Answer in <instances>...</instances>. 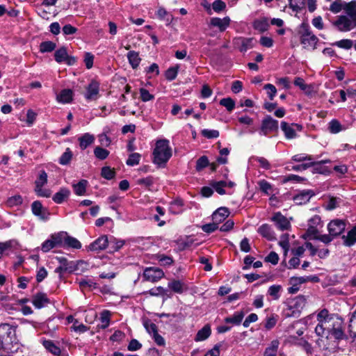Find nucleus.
<instances>
[{"mask_svg": "<svg viewBox=\"0 0 356 356\" xmlns=\"http://www.w3.org/2000/svg\"><path fill=\"white\" fill-rule=\"evenodd\" d=\"M294 36L299 38L302 49L314 50L318 42V38L312 33L308 24H300L295 29Z\"/></svg>", "mask_w": 356, "mask_h": 356, "instance_id": "f257e3e1", "label": "nucleus"}, {"mask_svg": "<svg viewBox=\"0 0 356 356\" xmlns=\"http://www.w3.org/2000/svg\"><path fill=\"white\" fill-rule=\"evenodd\" d=\"M153 155V162L159 166H164L172 156V149L169 146V141L166 139L158 140Z\"/></svg>", "mask_w": 356, "mask_h": 356, "instance_id": "f03ea898", "label": "nucleus"}, {"mask_svg": "<svg viewBox=\"0 0 356 356\" xmlns=\"http://www.w3.org/2000/svg\"><path fill=\"white\" fill-rule=\"evenodd\" d=\"M278 130V121L274 120L270 115H267L261 121L259 134L267 136L270 133L276 132Z\"/></svg>", "mask_w": 356, "mask_h": 356, "instance_id": "7ed1b4c3", "label": "nucleus"}, {"mask_svg": "<svg viewBox=\"0 0 356 356\" xmlns=\"http://www.w3.org/2000/svg\"><path fill=\"white\" fill-rule=\"evenodd\" d=\"M31 211L33 214L41 220L45 221L49 219L50 213L38 200L34 201L31 204Z\"/></svg>", "mask_w": 356, "mask_h": 356, "instance_id": "20e7f679", "label": "nucleus"}, {"mask_svg": "<svg viewBox=\"0 0 356 356\" xmlns=\"http://www.w3.org/2000/svg\"><path fill=\"white\" fill-rule=\"evenodd\" d=\"M346 228L345 222L342 220L335 219L330 222L327 229L330 235L336 237L339 236Z\"/></svg>", "mask_w": 356, "mask_h": 356, "instance_id": "39448f33", "label": "nucleus"}, {"mask_svg": "<svg viewBox=\"0 0 356 356\" xmlns=\"http://www.w3.org/2000/svg\"><path fill=\"white\" fill-rule=\"evenodd\" d=\"M164 276L163 270L159 268H147L143 273V277L145 280L156 282Z\"/></svg>", "mask_w": 356, "mask_h": 356, "instance_id": "423d86ee", "label": "nucleus"}, {"mask_svg": "<svg viewBox=\"0 0 356 356\" xmlns=\"http://www.w3.org/2000/svg\"><path fill=\"white\" fill-rule=\"evenodd\" d=\"M109 245L108 238L106 235H102L90 243L88 247V250L99 252L105 250Z\"/></svg>", "mask_w": 356, "mask_h": 356, "instance_id": "0eeeda50", "label": "nucleus"}, {"mask_svg": "<svg viewBox=\"0 0 356 356\" xmlns=\"http://www.w3.org/2000/svg\"><path fill=\"white\" fill-rule=\"evenodd\" d=\"M60 265L65 268H66L67 273H71L79 269V266L85 264L86 263L83 261H79L76 263L73 261H68L65 257H56Z\"/></svg>", "mask_w": 356, "mask_h": 356, "instance_id": "6e6552de", "label": "nucleus"}, {"mask_svg": "<svg viewBox=\"0 0 356 356\" xmlns=\"http://www.w3.org/2000/svg\"><path fill=\"white\" fill-rule=\"evenodd\" d=\"M99 84L96 81H92L86 88L85 97L87 100H96L98 98Z\"/></svg>", "mask_w": 356, "mask_h": 356, "instance_id": "1a4fd4ad", "label": "nucleus"}, {"mask_svg": "<svg viewBox=\"0 0 356 356\" xmlns=\"http://www.w3.org/2000/svg\"><path fill=\"white\" fill-rule=\"evenodd\" d=\"M272 220H273L277 228L282 231L287 230L290 227V222L287 220V218L281 214V213L277 212L275 213L273 217L272 218Z\"/></svg>", "mask_w": 356, "mask_h": 356, "instance_id": "9d476101", "label": "nucleus"}, {"mask_svg": "<svg viewBox=\"0 0 356 356\" xmlns=\"http://www.w3.org/2000/svg\"><path fill=\"white\" fill-rule=\"evenodd\" d=\"M314 195L312 190H303L293 197V200L297 204H302L308 202Z\"/></svg>", "mask_w": 356, "mask_h": 356, "instance_id": "9b49d317", "label": "nucleus"}, {"mask_svg": "<svg viewBox=\"0 0 356 356\" xmlns=\"http://www.w3.org/2000/svg\"><path fill=\"white\" fill-rule=\"evenodd\" d=\"M229 215V211L226 207H220L218 209L213 213L212 214V220L213 222L218 224L223 222Z\"/></svg>", "mask_w": 356, "mask_h": 356, "instance_id": "f8f14e48", "label": "nucleus"}, {"mask_svg": "<svg viewBox=\"0 0 356 356\" xmlns=\"http://www.w3.org/2000/svg\"><path fill=\"white\" fill-rule=\"evenodd\" d=\"M50 302L49 299L47 298V295L44 293H36L32 300L33 305L37 309H41L44 307L45 305Z\"/></svg>", "mask_w": 356, "mask_h": 356, "instance_id": "ddd939ff", "label": "nucleus"}, {"mask_svg": "<svg viewBox=\"0 0 356 356\" xmlns=\"http://www.w3.org/2000/svg\"><path fill=\"white\" fill-rule=\"evenodd\" d=\"M207 28L205 29L208 35H216L218 33L224 31L229 24H207Z\"/></svg>", "mask_w": 356, "mask_h": 356, "instance_id": "4468645a", "label": "nucleus"}, {"mask_svg": "<svg viewBox=\"0 0 356 356\" xmlns=\"http://www.w3.org/2000/svg\"><path fill=\"white\" fill-rule=\"evenodd\" d=\"M258 232L268 241H274L276 239L275 232L270 225L264 224L258 229Z\"/></svg>", "mask_w": 356, "mask_h": 356, "instance_id": "2eb2a0df", "label": "nucleus"}, {"mask_svg": "<svg viewBox=\"0 0 356 356\" xmlns=\"http://www.w3.org/2000/svg\"><path fill=\"white\" fill-rule=\"evenodd\" d=\"M344 13L353 22H356V0L347 2Z\"/></svg>", "mask_w": 356, "mask_h": 356, "instance_id": "dca6fc26", "label": "nucleus"}, {"mask_svg": "<svg viewBox=\"0 0 356 356\" xmlns=\"http://www.w3.org/2000/svg\"><path fill=\"white\" fill-rule=\"evenodd\" d=\"M341 238L346 246L351 247L356 243V225L348 232L347 235H343Z\"/></svg>", "mask_w": 356, "mask_h": 356, "instance_id": "f3484780", "label": "nucleus"}, {"mask_svg": "<svg viewBox=\"0 0 356 356\" xmlns=\"http://www.w3.org/2000/svg\"><path fill=\"white\" fill-rule=\"evenodd\" d=\"M70 195V191L67 188H61L58 192L55 193L52 199L56 204H62L64 201L67 200Z\"/></svg>", "mask_w": 356, "mask_h": 356, "instance_id": "a211bd4d", "label": "nucleus"}, {"mask_svg": "<svg viewBox=\"0 0 356 356\" xmlns=\"http://www.w3.org/2000/svg\"><path fill=\"white\" fill-rule=\"evenodd\" d=\"M211 334V326L209 324L205 325L200 330L195 337V341H202L206 340Z\"/></svg>", "mask_w": 356, "mask_h": 356, "instance_id": "6ab92c4d", "label": "nucleus"}, {"mask_svg": "<svg viewBox=\"0 0 356 356\" xmlns=\"http://www.w3.org/2000/svg\"><path fill=\"white\" fill-rule=\"evenodd\" d=\"M79 140L81 149H85L94 142L95 137L92 135L86 133L81 136L79 138Z\"/></svg>", "mask_w": 356, "mask_h": 356, "instance_id": "aec40b11", "label": "nucleus"}, {"mask_svg": "<svg viewBox=\"0 0 356 356\" xmlns=\"http://www.w3.org/2000/svg\"><path fill=\"white\" fill-rule=\"evenodd\" d=\"M15 333V329L8 323H1L0 325V339L5 337L11 338V335Z\"/></svg>", "mask_w": 356, "mask_h": 356, "instance_id": "412c9836", "label": "nucleus"}, {"mask_svg": "<svg viewBox=\"0 0 356 356\" xmlns=\"http://www.w3.org/2000/svg\"><path fill=\"white\" fill-rule=\"evenodd\" d=\"M280 342L278 340H273L265 349L264 356H277Z\"/></svg>", "mask_w": 356, "mask_h": 356, "instance_id": "4be33fe9", "label": "nucleus"}, {"mask_svg": "<svg viewBox=\"0 0 356 356\" xmlns=\"http://www.w3.org/2000/svg\"><path fill=\"white\" fill-rule=\"evenodd\" d=\"M109 245L108 248H109V252H114L118 251L124 244L123 241L118 240L113 236H111L108 238Z\"/></svg>", "mask_w": 356, "mask_h": 356, "instance_id": "5701e85b", "label": "nucleus"}, {"mask_svg": "<svg viewBox=\"0 0 356 356\" xmlns=\"http://www.w3.org/2000/svg\"><path fill=\"white\" fill-rule=\"evenodd\" d=\"M67 232H61L51 236L56 247H65Z\"/></svg>", "mask_w": 356, "mask_h": 356, "instance_id": "b1692460", "label": "nucleus"}, {"mask_svg": "<svg viewBox=\"0 0 356 356\" xmlns=\"http://www.w3.org/2000/svg\"><path fill=\"white\" fill-rule=\"evenodd\" d=\"M127 58L130 65L134 69H136L138 67L141 60L138 53L135 51H130L127 54Z\"/></svg>", "mask_w": 356, "mask_h": 356, "instance_id": "393cba45", "label": "nucleus"}, {"mask_svg": "<svg viewBox=\"0 0 356 356\" xmlns=\"http://www.w3.org/2000/svg\"><path fill=\"white\" fill-rule=\"evenodd\" d=\"M88 185V181L86 179H81L77 184H73L72 187L75 194L77 195H83L85 194L86 187Z\"/></svg>", "mask_w": 356, "mask_h": 356, "instance_id": "a878e982", "label": "nucleus"}, {"mask_svg": "<svg viewBox=\"0 0 356 356\" xmlns=\"http://www.w3.org/2000/svg\"><path fill=\"white\" fill-rule=\"evenodd\" d=\"M347 2L342 0H337L331 3L330 6V10L334 13H339L341 10L345 11V7Z\"/></svg>", "mask_w": 356, "mask_h": 356, "instance_id": "bb28decb", "label": "nucleus"}, {"mask_svg": "<svg viewBox=\"0 0 356 356\" xmlns=\"http://www.w3.org/2000/svg\"><path fill=\"white\" fill-rule=\"evenodd\" d=\"M244 317L243 312H238L234 313L232 316L227 317L225 318L226 323H232L234 325H239Z\"/></svg>", "mask_w": 356, "mask_h": 356, "instance_id": "cd10ccee", "label": "nucleus"}, {"mask_svg": "<svg viewBox=\"0 0 356 356\" xmlns=\"http://www.w3.org/2000/svg\"><path fill=\"white\" fill-rule=\"evenodd\" d=\"M72 99V91L70 89L63 90L57 97V100L62 103H69Z\"/></svg>", "mask_w": 356, "mask_h": 356, "instance_id": "c85d7f7f", "label": "nucleus"}, {"mask_svg": "<svg viewBox=\"0 0 356 356\" xmlns=\"http://www.w3.org/2000/svg\"><path fill=\"white\" fill-rule=\"evenodd\" d=\"M281 129L284 131L286 138L292 139L296 136L295 130L290 127L286 122H281Z\"/></svg>", "mask_w": 356, "mask_h": 356, "instance_id": "c756f323", "label": "nucleus"}, {"mask_svg": "<svg viewBox=\"0 0 356 356\" xmlns=\"http://www.w3.org/2000/svg\"><path fill=\"white\" fill-rule=\"evenodd\" d=\"M67 51L66 47H62L60 49H57L54 53V58L57 63L65 62L66 58H67Z\"/></svg>", "mask_w": 356, "mask_h": 356, "instance_id": "7c9ffc66", "label": "nucleus"}, {"mask_svg": "<svg viewBox=\"0 0 356 356\" xmlns=\"http://www.w3.org/2000/svg\"><path fill=\"white\" fill-rule=\"evenodd\" d=\"M65 247L72 248L75 249H80L81 248V243L76 238L69 236L67 234L65 237V242L64 244Z\"/></svg>", "mask_w": 356, "mask_h": 356, "instance_id": "2f4dec72", "label": "nucleus"}, {"mask_svg": "<svg viewBox=\"0 0 356 356\" xmlns=\"http://www.w3.org/2000/svg\"><path fill=\"white\" fill-rule=\"evenodd\" d=\"M56 47L55 42L51 41L42 42L40 45V50L41 52H51L54 51Z\"/></svg>", "mask_w": 356, "mask_h": 356, "instance_id": "473e14b6", "label": "nucleus"}, {"mask_svg": "<svg viewBox=\"0 0 356 356\" xmlns=\"http://www.w3.org/2000/svg\"><path fill=\"white\" fill-rule=\"evenodd\" d=\"M239 40H241L240 51L241 52H245L248 49H250L253 47L252 38H240Z\"/></svg>", "mask_w": 356, "mask_h": 356, "instance_id": "72a5a7b5", "label": "nucleus"}, {"mask_svg": "<svg viewBox=\"0 0 356 356\" xmlns=\"http://www.w3.org/2000/svg\"><path fill=\"white\" fill-rule=\"evenodd\" d=\"M211 186L215 189V191L220 195L225 194V190L224 187L227 186V182L225 181H212Z\"/></svg>", "mask_w": 356, "mask_h": 356, "instance_id": "f704fd0d", "label": "nucleus"}, {"mask_svg": "<svg viewBox=\"0 0 356 356\" xmlns=\"http://www.w3.org/2000/svg\"><path fill=\"white\" fill-rule=\"evenodd\" d=\"M208 165H209L208 157L206 156H202L196 162L195 169L197 171L200 172Z\"/></svg>", "mask_w": 356, "mask_h": 356, "instance_id": "c9c22d12", "label": "nucleus"}, {"mask_svg": "<svg viewBox=\"0 0 356 356\" xmlns=\"http://www.w3.org/2000/svg\"><path fill=\"white\" fill-rule=\"evenodd\" d=\"M23 199L21 195H16L9 197L6 201V205L9 207H13L22 204Z\"/></svg>", "mask_w": 356, "mask_h": 356, "instance_id": "e433bc0d", "label": "nucleus"}, {"mask_svg": "<svg viewBox=\"0 0 356 356\" xmlns=\"http://www.w3.org/2000/svg\"><path fill=\"white\" fill-rule=\"evenodd\" d=\"M72 152L70 148H67L65 152L61 155L59 159V163L61 165H67L70 163L72 158Z\"/></svg>", "mask_w": 356, "mask_h": 356, "instance_id": "4c0bfd02", "label": "nucleus"}, {"mask_svg": "<svg viewBox=\"0 0 356 356\" xmlns=\"http://www.w3.org/2000/svg\"><path fill=\"white\" fill-rule=\"evenodd\" d=\"M94 154L97 159L104 160L108 156L109 151L98 146L95 148Z\"/></svg>", "mask_w": 356, "mask_h": 356, "instance_id": "58836bf2", "label": "nucleus"}, {"mask_svg": "<svg viewBox=\"0 0 356 356\" xmlns=\"http://www.w3.org/2000/svg\"><path fill=\"white\" fill-rule=\"evenodd\" d=\"M115 172L114 169L108 166H104L102 168L101 175L108 180L112 179L115 177Z\"/></svg>", "mask_w": 356, "mask_h": 356, "instance_id": "ea45409f", "label": "nucleus"}, {"mask_svg": "<svg viewBox=\"0 0 356 356\" xmlns=\"http://www.w3.org/2000/svg\"><path fill=\"white\" fill-rule=\"evenodd\" d=\"M294 85L298 86L302 90L305 91L306 93H309L311 91V86L307 85L305 83L304 79L300 77H296L295 79Z\"/></svg>", "mask_w": 356, "mask_h": 356, "instance_id": "a19ab883", "label": "nucleus"}, {"mask_svg": "<svg viewBox=\"0 0 356 356\" xmlns=\"http://www.w3.org/2000/svg\"><path fill=\"white\" fill-rule=\"evenodd\" d=\"M179 67L175 66L168 68L165 73V79L168 81H172L175 79L177 76Z\"/></svg>", "mask_w": 356, "mask_h": 356, "instance_id": "79ce46f5", "label": "nucleus"}, {"mask_svg": "<svg viewBox=\"0 0 356 356\" xmlns=\"http://www.w3.org/2000/svg\"><path fill=\"white\" fill-rule=\"evenodd\" d=\"M220 104L222 106H225L227 108V110L229 112L232 111L235 107V102L230 97L223 98L220 99Z\"/></svg>", "mask_w": 356, "mask_h": 356, "instance_id": "37998d69", "label": "nucleus"}, {"mask_svg": "<svg viewBox=\"0 0 356 356\" xmlns=\"http://www.w3.org/2000/svg\"><path fill=\"white\" fill-rule=\"evenodd\" d=\"M168 287L175 293H181L183 292V284L179 280H173L169 282Z\"/></svg>", "mask_w": 356, "mask_h": 356, "instance_id": "c03bdc74", "label": "nucleus"}, {"mask_svg": "<svg viewBox=\"0 0 356 356\" xmlns=\"http://www.w3.org/2000/svg\"><path fill=\"white\" fill-rule=\"evenodd\" d=\"M329 162L328 160L321 161L318 162H313V172L314 173H321L323 174L325 171V167L323 165V163H326Z\"/></svg>", "mask_w": 356, "mask_h": 356, "instance_id": "a18cd8bd", "label": "nucleus"}, {"mask_svg": "<svg viewBox=\"0 0 356 356\" xmlns=\"http://www.w3.org/2000/svg\"><path fill=\"white\" fill-rule=\"evenodd\" d=\"M279 245L284 250V254H286V253L289 249V234H284L281 236L280 241H279Z\"/></svg>", "mask_w": 356, "mask_h": 356, "instance_id": "49530a36", "label": "nucleus"}, {"mask_svg": "<svg viewBox=\"0 0 356 356\" xmlns=\"http://www.w3.org/2000/svg\"><path fill=\"white\" fill-rule=\"evenodd\" d=\"M293 307L297 309H302L306 304V298L304 296L300 295L293 299Z\"/></svg>", "mask_w": 356, "mask_h": 356, "instance_id": "de8ad7c7", "label": "nucleus"}, {"mask_svg": "<svg viewBox=\"0 0 356 356\" xmlns=\"http://www.w3.org/2000/svg\"><path fill=\"white\" fill-rule=\"evenodd\" d=\"M140 156V154L138 153L131 154L126 161L127 165L129 166L138 165L139 163Z\"/></svg>", "mask_w": 356, "mask_h": 356, "instance_id": "09e8293b", "label": "nucleus"}, {"mask_svg": "<svg viewBox=\"0 0 356 356\" xmlns=\"http://www.w3.org/2000/svg\"><path fill=\"white\" fill-rule=\"evenodd\" d=\"M281 289L280 285H272L269 287L268 293L274 300H277L280 298Z\"/></svg>", "mask_w": 356, "mask_h": 356, "instance_id": "8fccbe9b", "label": "nucleus"}, {"mask_svg": "<svg viewBox=\"0 0 356 356\" xmlns=\"http://www.w3.org/2000/svg\"><path fill=\"white\" fill-rule=\"evenodd\" d=\"M109 316L110 312L108 311H104L103 312H102L100 317L102 325H99L101 328L105 329L108 326L110 321Z\"/></svg>", "mask_w": 356, "mask_h": 356, "instance_id": "3c124183", "label": "nucleus"}, {"mask_svg": "<svg viewBox=\"0 0 356 356\" xmlns=\"http://www.w3.org/2000/svg\"><path fill=\"white\" fill-rule=\"evenodd\" d=\"M47 182V174L45 171L40 172L38 178L35 181V187L43 186Z\"/></svg>", "mask_w": 356, "mask_h": 356, "instance_id": "603ef678", "label": "nucleus"}, {"mask_svg": "<svg viewBox=\"0 0 356 356\" xmlns=\"http://www.w3.org/2000/svg\"><path fill=\"white\" fill-rule=\"evenodd\" d=\"M329 130L332 134H337L341 131V125L337 120H332L329 124Z\"/></svg>", "mask_w": 356, "mask_h": 356, "instance_id": "864d4df0", "label": "nucleus"}, {"mask_svg": "<svg viewBox=\"0 0 356 356\" xmlns=\"http://www.w3.org/2000/svg\"><path fill=\"white\" fill-rule=\"evenodd\" d=\"M46 348L54 355H59L61 353L60 348L56 346L53 342L47 341L45 342Z\"/></svg>", "mask_w": 356, "mask_h": 356, "instance_id": "5fc2aeb1", "label": "nucleus"}, {"mask_svg": "<svg viewBox=\"0 0 356 356\" xmlns=\"http://www.w3.org/2000/svg\"><path fill=\"white\" fill-rule=\"evenodd\" d=\"M304 5V0H289V6L293 11L300 10Z\"/></svg>", "mask_w": 356, "mask_h": 356, "instance_id": "6e6d98bb", "label": "nucleus"}, {"mask_svg": "<svg viewBox=\"0 0 356 356\" xmlns=\"http://www.w3.org/2000/svg\"><path fill=\"white\" fill-rule=\"evenodd\" d=\"M333 44L337 45V47L342 48V49H349L353 46V42L350 40L343 39V40L336 42Z\"/></svg>", "mask_w": 356, "mask_h": 356, "instance_id": "4d7b16f0", "label": "nucleus"}, {"mask_svg": "<svg viewBox=\"0 0 356 356\" xmlns=\"http://www.w3.org/2000/svg\"><path fill=\"white\" fill-rule=\"evenodd\" d=\"M201 134L207 138H216L219 136V131L217 130L203 129Z\"/></svg>", "mask_w": 356, "mask_h": 356, "instance_id": "13d9d810", "label": "nucleus"}, {"mask_svg": "<svg viewBox=\"0 0 356 356\" xmlns=\"http://www.w3.org/2000/svg\"><path fill=\"white\" fill-rule=\"evenodd\" d=\"M140 98L143 102H148L154 99V96L149 92L145 88L140 89Z\"/></svg>", "mask_w": 356, "mask_h": 356, "instance_id": "bf43d9fd", "label": "nucleus"}, {"mask_svg": "<svg viewBox=\"0 0 356 356\" xmlns=\"http://www.w3.org/2000/svg\"><path fill=\"white\" fill-rule=\"evenodd\" d=\"M318 230L317 227L314 226L308 225V228L306 232V235L309 237V239H316L318 237Z\"/></svg>", "mask_w": 356, "mask_h": 356, "instance_id": "052dcab7", "label": "nucleus"}, {"mask_svg": "<svg viewBox=\"0 0 356 356\" xmlns=\"http://www.w3.org/2000/svg\"><path fill=\"white\" fill-rule=\"evenodd\" d=\"M218 228V225L216 222H213L212 223L205 224L202 226V229L203 232L210 234L216 230Z\"/></svg>", "mask_w": 356, "mask_h": 356, "instance_id": "680f3d73", "label": "nucleus"}, {"mask_svg": "<svg viewBox=\"0 0 356 356\" xmlns=\"http://www.w3.org/2000/svg\"><path fill=\"white\" fill-rule=\"evenodd\" d=\"M94 56L90 52H86L84 54V63L87 69H90L93 66Z\"/></svg>", "mask_w": 356, "mask_h": 356, "instance_id": "e2e57ef3", "label": "nucleus"}, {"mask_svg": "<svg viewBox=\"0 0 356 356\" xmlns=\"http://www.w3.org/2000/svg\"><path fill=\"white\" fill-rule=\"evenodd\" d=\"M35 191L36 194L40 197H49L51 194L49 189L43 188L42 186L35 187Z\"/></svg>", "mask_w": 356, "mask_h": 356, "instance_id": "0e129e2a", "label": "nucleus"}, {"mask_svg": "<svg viewBox=\"0 0 356 356\" xmlns=\"http://www.w3.org/2000/svg\"><path fill=\"white\" fill-rule=\"evenodd\" d=\"M144 326H145L146 330L147 331V332L149 334H151L152 336L158 333L157 326L156 325V324L151 323V322H145L144 323Z\"/></svg>", "mask_w": 356, "mask_h": 356, "instance_id": "69168bd1", "label": "nucleus"}, {"mask_svg": "<svg viewBox=\"0 0 356 356\" xmlns=\"http://www.w3.org/2000/svg\"><path fill=\"white\" fill-rule=\"evenodd\" d=\"M265 261L276 265L279 261V256L275 252H270L269 254L266 257Z\"/></svg>", "mask_w": 356, "mask_h": 356, "instance_id": "338daca9", "label": "nucleus"}, {"mask_svg": "<svg viewBox=\"0 0 356 356\" xmlns=\"http://www.w3.org/2000/svg\"><path fill=\"white\" fill-rule=\"evenodd\" d=\"M222 346L221 343H217L214 347L209 350L204 356H220V348Z\"/></svg>", "mask_w": 356, "mask_h": 356, "instance_id": "774afa93", "label": "nucleus"}]
</instances>
